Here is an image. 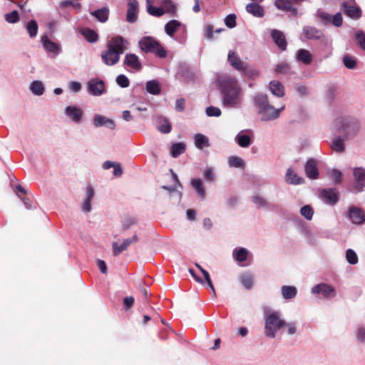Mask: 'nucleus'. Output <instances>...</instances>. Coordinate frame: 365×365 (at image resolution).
Here are the masks:
<instances>
[{
	"label": "nucleus",
	"instance_id": "f257e3e1",
	"mask_svg": "<svg viewBox=\"0 0 365 365\" xmlns=\"http://www.w3.org/2000/svg\"><path fill=\"white\" fill-rule=\"evenodd\" d=\"M264 334L266 336L274 339L276 336L277 331L284 328L286 333L289 335H294L297 333V326L295 322H287L282 317L279 311H274L271 309L265 310L264 312Z\"/></svg>",
	"mask_w": 365,
	"mask_h": 365
},
{
	"label": "nucleus",
	"instance_id": "f03ea898",
	"mask_svg": "<svg viewBox=\"0 0 365 365\" xmlns=\"http://www.w3.org/2000/svg\"><path fill=\"white\" fill-rule=\"evenodd\" d=\"M243 101V91L237 81L229 78L221 88V103L224 108H239Z\"/></svg>",
	"mask_w": 365,
	"mask_h": 365
},
{
	"label": "nucleus",
	"instance_id": "7ed1b4c3",
	"mask_svg": "<svg viewBox=\"0 0 365 365\" xmlns=\"http://www.w3.org/2000/svg\"><path fill=\"white\" fill-rule=\"evenodd\" d=\"M129 42L121 36L111 38L106 44V50L101 53L102 61L108 66L117 64L122 55L128 49Z\"/></svg>",
	"mask_w": 365,
	"mask_h": 365
},
{
	"label": "nucleus",
	"instance_id": "20e7f679",
	"mask_svg": "<svg viewBox=\"0 0 365 365\" xmlns=\"http://www.w3.org/2000/svg\"><path fill=\"white\" fill-rule=\"evenodd\" d=\"M334 128L336 132L343 133L346 140L354 138L359 131V122L351 118H339L334 122Z\"/></svg>",
	"mask_w": 365,
	"mask_h": 365
},
{
	"label": "nucleus",
	"instance_id": "39448f33",
	"mask_svg": "<svg viewBox=\"0 0 365 365\" xmlns=\"http://www.w3.org/2000/svg\"><path fill=\"white\" fill-rule=\"evenodd\" d=\"M140 48L145 53H153L159 58H165L167 52L161 44L151 36H144L138 42Z\"/></svg>",
	"mask_w": 365,
	"mask_h": 365
},
{
	"label": "nucleus",
	"instance_id": "423d86ee",
	"mask_svg": "<svg viewBox=\"0 0 365 365\" xmlns=\"http://www.w3.org/2000/svg\"><path fill=\"white\" fill-rule=\"evenodd\" d=\"M317 16L324 25L331 24L336 27H340L343 24V18L340 12L331 16L325 11H318Z\"/></svg>",
	"mask_w": 365,
	"mask_h": 365
},
{
	"label": "nucleus",
	"instance_id": "0eeeda50",
	"mask_svg": "<svg viewBox=\"0 0 365 365\" xmlns=\"http://www.w3.org/2000/svg\"><path fill=\"white\" fill-rule=\"evenodd\" d=\"M123 66L128 70L135 72L141 71L143 66L137 55L135 53H126L123 59Z\"/></svg>",
	"mask_w": 365,
	"mask_h": 365
},
{
	"label": "nucleus",
	"instance_id": "6e6552de",
	"mask_svg": "<svg viewBox=\"0 0 365 365\" xmlns=\"http://www.w3.org/2000/svg\"><path fill=\"white\" fill-rule=\"evenodd\" d=\"M353 175L354 178V190L356 192H362L365 187V169L360 167L354 168Z\"/></svg>",
	"mask_w": 365,
	"mask_h": 365
},
{
	"label": "nucleus",
	"instance_id": "1a4fd4ad",
	"mask_svg": "<svg viewBox=\"0 0 365 365\" xmlns=\"http://www.w3.org/2000/svg\"><path fill=\"white\" fill-rule=\"evenodd\" d=\"M64 113L73 123H80L83 119V110L76 106H68L65 108Z\"/></svg>",
	"mask_w": 365,
	"mask_h": 365
},
{
	"label": "nucleus",
	"instance_id": "9d476101",
	"mask_svg": "<svg viewBox=\"0 0 365 365\" xmlns=\"http://www.w3.org/2000/svg\"><path fill=\"white\" fill-rule=\"evenodd\" d=\"M284 109V106L279 108H274L272 105L267 106L264 110L259 111V115L262 120L269 121L277 119L279 116L280 112Z\"/></svg>",
	"mask_w": 365,
	"mask_h": 365
},
{
	"label": "nucleus",
	"instance_id": "9b49d317",
	"mask_svg": "<svg viewBox=\"0 0 365 365\" xmlns=\"http://www.w3.org/2000/svg\"><path fill=\"white\" fill-rule=\"evenodd\" d=\"M320 197L327 204L331 205H335L339 199V192L335 188L322 190Z\"/></svg>",
	"mask_w": 365,
	"mask_h": 365
},
{
	"label": "nucleus",
	"instance_id": "f8f14e48",
	"mask_svg": "<svg viewBox=\"0 0 365 365\" xmlns=\"http://www.w3.org/2000/svg\"><path fill=\"white\" fill-rule=\"evenodd\" d=\"M138 241L137 235H134L132 238H128L123 240L121 244L117 242H113L112 244L113 253L114 256L120 255L123 251L126 250L128 246L133 243H135Z\"/></svg>",
	"mask_w": 365,
	"mask_h": 365
},
{
	"label": "nucleus",
	"instance_id": "ddd939ff",
	"mask_svg": "<svg viewBox=\"0 0 365 365\" xmlns=\"http://www.w3.org/2000/svg\"><path fill=\"white\" fill-rule=\"evenodd\" d=\"M304 172L308 178L312 180L317 179L319 175L317 168V161L314 158H309L304 165Z\"/></svg>",
	"mask_w": 365,
	"mask_h": 365
},
{
	"label": "nucleus",
	"instance_id": "4468645a",
	"mask_svg": "<svg viewBox=\"0 0 365 365\" xmlns=\"http://www.w3.org/2000/svg\"><path fill=\"white\" fill-rule=\"evenodd\" d=\"M349 217L356 225H361L365 222V213L359 207L352 206L349 209Z\"/></svg>",
	"mask_w": 365,
	"mask_h": 365
},
{
	"label": "nucleus",
	"instance_id": "2eb2a0df",
	"mask_svg": "<svg viewBox=\"0 0 365 365\" xmlns=\"http://www.w3.org/2000/svg\"><path fill=\"white\" fill-rule=\"evenodd\" d=\"M88 91L93 96H99L105 91V84L101 80L91 79L88 83Z\"/></svg>",
	"mask_w": 365,
	"mask_h": 365
},
{
	"label": "nucleus",
	"instance_id": "dca6fc26",
	"mask_svg": "<svg viewBox=\"0 0 365 365\" xmlns=\"http://www.w3.org/2000/svg\"><path fill=\"white\" fill-rule=\"evenodd\" d=\"M41 42L43 48L46 51V52L51 53L52 56H56L61 53V45L49 40L47 36H42Z\"/></svg>",
	"mask_w": 365,
	"mask_h": 365
},
{
	"label": "nucleus",
	"instance_id": "f3484780",
	"mask_svg": "<svg viewBox=\"0 0 365 365\" xmlns=\"http://www.w3.org/2000/svg\"><path fill=\"white\" fill-rule=\"evenodd\" d=\"M227 61L234 68L239 71H245L247 69V64L240 59L234 51H229Z\"/></svg>",
	"mask_w": 365,
	"mask_h": 365
},
{
	"label": "nucleus",
	"instance_id": "a211bd4d",
	"mask_svg": "<svg viewBox=\"0 0 365 365\" xmlns=\"http://www.w3.org/2000/svg\"><path fill=\"white\" fill-rule=\"evenodd\" d=\"M341 6L345 14L350 18L359 19L361 16V10L355 5L353 1H344L342 3Z\"/></svg>",
	"mask_w": 365,
	"mask_h": 365
},
{
	"label": "nucleus",
	"instance_id": "6ab92c4d",
	"mask_svg": "<svg viewBox=\"0 0 365 365\" xmlns=\"http://www.w3.org/2000/svg\"><path fill=\"white\" fill-rule=\"evenodd\" d=\"M93 121L96 128L105 126L110 130H114L115 128V123L112 119L100 114H95Z\"/></svg>",
	"mask_w": 365,
	"mask_h": 365
},
{
	"label": "nucleus",
	"instance_id": "aec40b11",
	"mask_svg": "<svg viewBox=\"0 0 365 365\" xmlns=\"http://www.w3.org/2000/svg\"><path fill=\"white\" fill-rule=\"evenodd\" d=\"M312 292L313 294H320L326 298L334 297L335 295L334 287L327 284H319L314 286L312 289Z\"/></svg>",
	"mask_w": 365,
	"mask_h": 365
},
{
	"label": "nucleus",
	"instance_id": "412c9836",
	"mask_svg": "<svg viewBox=\"0 0 365 365\" xmlns=\"http://www.w3.org/2000/svg\"><path fill=\"white\" fill-rule=\"evenodd\" d=\"M139 5L137 0H128L126 20L130 23L135 22L138 19Z\"/></svg>",
	"mask_w": 365,
	"mask_h": 365
},
{
	"label": "nucleus",
	"instance_id": "4be33fe9",
	"mask_svg": "<svg viewBox=\"0 0 365 365\" xmlns=\"http://www.w3.org/2000/svg\"><path fill=\"white\" fill-rule=\"evenodd\" d=\"M254 105L256 108L258 114L259 111L264 110L270 103L268 101V97L266 94L257 93L254 97Z\"/></svg>",
	"mask_w": 365,
	"mask_h": 365
},
{
	"label": "nucleus",
	"instance_id": "5701e85b",
	"mask_svg": "<svg viewBox=\"0 0 365 365\" xmlns=\"http://www.w3.org/2000/svg\"><path fill=\"white\" fill-rule=\"evenodd\" d=\"M271 36L274 43L278 46L279 48L283 51L287 48V41L285 36L282 31L276 29L272 30L271 32Z\"/></svg>",
	"mask_w": 365,
	"mask_h": 365
},
{
	"label": "nucleus",
	"instance_id": "b1692460",
	"mask_svg": "<svg viewBox=\"0 0 365 365\" xmlns=\"http://www.w3.org/2000/svg\"><path fill=\"white\" fill-rule=\"evenodd\" d=\"M303 34L307 39H320L324 34L322 31L312 26H304L303 28Z\"/></svg>",
	"mask_w": 365,
	"mask_h": 365
},
{
	"label": "nucleus",
	"instance_id": "393cba45",
	"mask_svg": "<svg viewBox=\"0 0 365 365\" xmlns=\"http://www.w3.org/2000/svg\"><path fill=\"white\" fill-rule=\"evenodd\" d=\"M246 11L255 17H263L264 15V9L257 2L250 3L246 6Z\"/></svg>",
	"mask_w": 365,
	"mask_h": 365
},
{
	"label": "nucleus",
	"instance_id": "a878e982",
	"mask_svg": "<svg viewBox=\"0 0 365 365\" xmlns=\"http://www.w3.org/2000/svg\"><path fill=\"white\" fill-rule=\"evenodd\" d=\"M346 139H344V138L341 137V136H336L334 137L332 140H331V143L330 144V148L331 149L336 152V153H341L343 152H344L345 150V143H344V140Z\"/></svg>",
	"mask_w": 365,
	"mask_h": 365
},
{
	"label": "nucleus",
	"instance_id": "bb28decb",
	"mask_svg": "<svg viewBox=\"0 0 365 365\" xmlns=\"http://www.w3.org/2000/svg\"><path fill=\"white\" fill-rule=\"evenodd\" d=\"M94 196V190L91 186H88L86 191V199L82 205V210L89 212L91 210V201Z\"/></svg>",
	"mask_w": 365,
	"mask_h": 365
},
{
	"label": "nucleus",
	"instance_id": "cd10ccee",
	"mask_svg": "<svg viewBox=\"0 0 365 365\" xmlns=\"http://www.w3.org/2000/svg\"><path fill=\"white\" fill-rule=\"evenodd\" d=\"M286 181L289 184L299 185L304 182V180L292 169L289 168L286 173Z\"/></svg>",
	"mask_w": 365,
	"mask_h": 365
},
{
	"label": "nucleus",
	"instance_id": "c85d7f7f",
	"mask_svg": "<svg viewBox=\"0 0 365 365\" xmlns=\"http://www.w3.org/2000/svg\"><path fill=\"white\" fill-rule=\"evenodd\" d=\"M195 145L200 150L205 147H210L209 138L201 133H197L194 136Z\"/></svg>",
	"mask_w": 365,
	"mask_h": 365
},
{
	"label": "nucleus",
	"instance_id": "c756f323",
	"mask_svg": "<svg viewBox=\"0 0 365 365\" xmlns=\"http://www.w3.org/2000/svg\"><path fill=\"white\" fill-rule=\"evenodd\" d=\"M296 59L303 63L304 64L308 65L311 63L312 61V56L309 51L306 49H299L296 53Z\"/></svg>",
	"mask_w": 365,
	"mask_h": 365
},
{
	"label": "nucleus",
	"instance_id": "7c9ffc66",
	"mask_svg": "<svg viewBox=\"0 0 365 365\" xmlns=\"http://www.w3.org/2000/svg\"><path fill=\"white\" fill-rule=\"evenodd\" d=\"M269 89L272 93L277 97H283L284 96V88L277 81H272L269 83Z\"/></svg>",
	"mask_w": 365,
	"mask_h": 365
},
{
	"label": "nucleus",
	"instance_id": "2f4dec72",
	"mask_svg": "<svg viewBox=\"0 0 365 365\" xmlns=\"http://www.w3.org/2000/svg\"><path fill=\"white\" fill-rule=\"evenodd\" d=\"M291 0H276L275 6L281 10L286 11H292L294 14H297V9L293 8Z\"/></svg>",
	"mask_w": 365,
	"mask_h": 365
},
{
	"label": "nucleus",
	"instance_id": "473e14b6",
	"mask_svg": "<svg viewBox=\"0 0 365 365\" xmlns=\"http://www.w3.org/2000/svg\"><path fill=\"white\" fill-rule=\"evenodd\" d=\"M282 295L284 299H292L297 294V289L294 286L284 285L281 288Z\"/></svg>",
	"mask_w": 365,
	"mask_h": 365
},
{
	"label": "nucleus",
	"instance_id": "72a5a7b5",
	"mask_svg": "<svg viewBox=\"0 0 365 365\" xmlns=\"http://www.w3.org/2000/svg\"><path fill=\"white\" fill-rule=\"evenodd\" d=\"M91 14L96 17L99 21L104 23L108 19L109 9L107 7H103L91 12Z\"/></svg>",
	"mask_w": 365,
	"mask_h": 365
},
{
	"label": "nucleus",
	"instance_id": "f704fd0d",
	"mask_svg": "<svg viewBox=\"0 0 365 365\" xmlns=\"http://www.w3.org/2000/svg\"><path fill=\"white\" fill-rule=\"evenodd\" d=\"M181 24L180 21L177 20H171L168 21L165 26V33L170 36H173V34L180 29Z\"/></svg>",
	"mask_w": 365,
	"mask_h": 365
},
{
	"label": "nucleus",
	"instance_id": "c9c22d12",
	"mask_svg": "<svg viewBox=\"0 0 365 365\" xmlns=\"http://www.w3.org/2000/svg\"><path fill=\"white\" fill-rule=\"evenodd\" d=\"M171 124L169 120L163 117H159L158 119V129L163 133H169L171 131Z\"/></svg>",
	"mask_w": 365,
	"mask_h": 365
},
{
	"label": "nucleus",
	"instance_id": "e433bc0d",
	"mask_svg": "<svg viewBox=\"0 0 365 365\" xmlns=\"http://www.w3.org/2000/svg\"><path fill=\"white\" fill-rule=\"evenodd\" d=\"M80 32L90 43H95L98 39V34L93 29L88 28L82 29Z\"/></svg>",
	"mask_w": 365,
	"mask_h": 365
},
{
	"label": "nucleus",
	"instance_id": "4c0bfd02",
	"mask_svg": "<svg viewBox=\"0 0 365 365\" xmlns=\"http://www.w3.org/2000/svg\"><path fill=\"white\" fill-rule=\"evenodd\" d=\"M235 140L237 144L242 148H247L252 143L250 137L243 133L242 131L240 132L235 137Z\"/></svg>",
	"mask_w": 365,
	"mask_h": 365
},
{
	"label": "nucleus",
	"instance_id": "58836bf2",
	"mask_svg": "<svg viewBox=\"0 0 365 365\" xmlns=\"http://www.w3.org/2000/svg\"><path fill=\"white\" fill-rule=\"evenodd\" d=\"M191 185L195 190L197 195H199L202 199L205 198V191L202 185V182L199 178H194L191 180Z\"/></svg>",
	"mask_w": 365,
	"mask_h": 365
},
{
	"label": "nucleus",
	"instance_id": "ea45409f",
	"mask_svg": "<svg viewBox=\"0 0 365 365\" xmlns=\"http://www.w3.org/2000/svg\"><path fill=\"white\" fill-rule=\"evenodd\" d=\"M30 91L35 96H41L43 94L45 88L40 81H34L30 84Z\"/></svg>",
	"mask_w": 365,
	"mask_h": 365
},
{
	"label": "nucleus",
	"instance_id": "a19ab883",
	"mask_svg": "<svg viewBox=\"0 0 365 365\" xmlns=\"http://www.w3.org/2000/svg\"><path fill=\"white\" fill-rule=\"evenodd\" d=\"M240 282L247 289L252 288L254 282V276L250 273H245L240 277Z\"/></svg>",
	"mask_w": 365,
	"mask_h": 365
},
{
	"label": "nucleus",
	"instance_id": "79ce46f5",
	"mask_svg": "<svg viewBox=\"0 0 365 365\" xmlns=\"http://www.w3.org/2000/svg\"><path fill=\"white\" fill-rule=\"evenodd\" d=\"M146 91L153 95H158L160 93L159 82L155 80L149 81L146 83Z\"/></svg>",
	"mask_w": 365,
	"mask_h": 365
},
{
	"label": "nucleus",
	"instance_id": "37998d69",
	"mask_svg": "<svg viewBox=\"0 0 365 365\" xmlns=\"http://www.w3.org/2000/svg\"><path fill=\"white\" fill-rule=\"evenodd\" d=\"M147 11L149 14L160 17L165 14V11L162 7H156L150 4V0H147Z\"/></svg>",
	"mask_w": 365,
	"mask_h": 365
},
{
	"label": "nucleus",
	"instance_id": "c03bdc74",
	"mask_svg": "<svg viewBox=\"0 0 365 365\" xmlns=\"http://www.w3.org/2000/svg\"><path fill=\"white\" fill-rule=\"evenodd\" d=\"M248 251L245 248H240L239 250H235L233 252V256L235 260L242 262H245L247 258Z\"/></svg>",
	"mask_w": 365,
	"mask_h": 365
},
{
	"label": "nucleus",
	"instance_id": "a18cd8bd",
	"mask_svg": "<svg viewBox=\"0 0 365 365\" xmlns=\"http://www.w3.org/2000/svg\"><path fill=\"white\" fill-rule=\"evenodd\" d=\"M185 150V145L183 143H177L172 145L171 155L174 158H177Z\"/></svg>",
	"mask_w": 365,
	"mask_h": 365
},
{
	"label": "nucleus",
	"instance_id": "49530a36",
	"mask_svg": "<svg viewBox=\"0 0 365 365\" xmlns=\"http://www.w3.org/2000/svg\"><path fill=\"white\" fill-rule=\"evenodd\" d=\"M26 29L31 38L36 36L38 33V24L36 21L31 20L26 24Z\"/></svg>",
	"mask_w": 365,
	"mask_h": 365
},
{
	"label": "nucleus",
	"instance_id": "de8ad7c7",
	"mask_svg": "<svg viewBox=\"0 0 365 365\" xmlns=\"http://www.w3.org/2000/svg\"><path fill=\"white\" fill-rule=\"evenodd\" d=\"M228 165L230 167L232 168H243L244 167V160L237 156H230L228 158Z\"/></svg>",
	"mask_w": 365,
	"mask_h": 365
},
{
	"label": "nucleus",
	"instance_id": "09e8293b",
	"mask_svg": "<svg viewBox=\"0 0 365 365\" xmlns=\"http://www.w3.org/2000/svg\"><path fill=\"white\" fill-rule=\"evenodd\" d=\"M346 259L351 264H356L358 262V256L351 249H348L346 252Z\"/></svg>",
	"mask_w": 365,
	"mask_h": 365
},
{
	"label": "nucleus",
	"instance_id": "8fccbe9b",
	"mask_svg": "<svg viewBox=\"0 0 365 365\" xmlns=\"http://www.w3.org/2000/svg\"><path fill=\"white\" fill-rule=\"evenodd\" d=\"M161 4L163 6L162 8L164 9L165 13L167 12L173 14L175 12V5L171 0H163Z\"/></svg>",
	"mask_w": 365,
	"mask_h": 365
},
{
	"label": "nucleus",
	"instance_id": "3c124183",
	"mask_svg": "<svg viewBox=\"0 0 365 365\" xmlns=\"http://www.w3.org/2000/svg\"><path fill=\"white\" fill-rule=\"evenodd\" d=\"M344 66L349 69H354L356 66V61L355 58L349 55L344 56L343 58Z\"/></svg>",
	"mask_w": 365,
	"mask_h": 365
},
{
	"label": "nucleus",
	"instance_id": "603ef678",
	"mask_svg": "<svg viewBox=\"0 0 365 365\" xmlns=\"http://www.w3.org/2000/svg\"><path fill=\"white\" fill-rule=\"evenodd\" d=\"M301 215L307 220H310L313 217V210L310 205H304L300 210Z\"/></svg>",
	"mask_w": 365,
	"mask_h": 365
},
{
	"label": "nucleus",
	"instance_id": "864d4df0",
	"mask_svg": "<svg viewBox=\"0 0 365 365\" xmlns=\"http://www.w3.org/2000/svg\"><path fill=\"white\" fill-rule=\"evenodd\" d=\"M116 83L121 88H128L130 85V81L128 78L124 74H120L117 76Z\"/></svg>",
	"mask_w": 365,
	"mask_h": 365
},
{
	"label": "nucleus",
	"instance_id": "5fc2aeb1",
	"mask_svg": "<svg viewBox=\"0 0 365 365\" xmlns=\"http://www.w3.org/2000/svg\"><path fill=\"white\" fill-rule=\"evenodd\" d=\"M205 113L207 116L210 117H219L221 115L222 112L221 110L217 107L210 106L206 108Z\"/></svg>",
	"mask_w": 365,
	"mask_h": 365
},
{
	"label": "nucleus",
	"instance_id": "6e6d98bb",
	"mask_svg": "<svg viewBox=\"0 0 365 365\" xmlns=\"http://www.w3.org/2000/svg\"><path fill=\"white\" fill-rule=\"evenodd\" d=\"M5 19L7 22L14 24L19 21V16L17 11H13L11 13L5 14Z\"/></svg>",
	"mask_w": 365,
	"mask_h": 365
},
{
	"label": "nucleus",
	"instance_id": "4d7b16f0",
	"mask_svg": "<svg viewBox=\"0 0 365 365\" xmlns=\"http://www.w3.org/2000/svg\"><path fill=\"white\" fill-rule=\"evenodd\" d=\"M330 178L334 180V184H339L341 182V173L338 170H332L329 172Z\"/></svg>",
	"mask_w": 365,
	"mask_h": 365
},
{
	"label": "nucleus",
	"instance_id": "13d9d810",
	"mask_svg": "<svg viewBox=\"0 0 365 365\" xmlns=\"http://www.w3.org/2000/svg\"><path fill=\"white\" fill-rule=\"evenodd\" d=\"M203 177L205 180L212 182L215 179V174L214 173V170L212 168H207L206 170L204 171Z\"/></svg>",
	"mask_w": 365,
	"mask_h": 365
},
{
	"label": "nucleus",
	"instance_id": "bf43d9fd",
	"mask_svg": "<svg viewBox=\"0 0 365 365\" xmlns=\"http://www.w3.org/2000/svg\"><path fill=\"white\" fill-rule=\"evenodd\" d=\"M203 36L205 38L208 40H213V26L211 24H206L204 26V34Z\"/></svg>",
	"mask_w": 365,
	"mask_h": 365
},
{
	"label": "nucleus",
	"instance_id": "052dcab7",
	"mask_svg": "<svg viewBox=\"0 0 365 365\" xmlns=\"http://www.w3.org/2000/svg\"><path fill=\"white\" fill-rule=\"evenodd\" d=\"M290 71V66L287 63H282L277 66L275 71L278 73L287 74Z\"/></svg>",
	"mask_w": 365,
	"mask_h": 365
},
{
	"label": "nucleus",
	"instance_id": "680f3d73",
	"mask_svg": "<svg viewBox=\"0 0 365 365\" xmlns=\"http://www.w3.org/2000/svg\"><path fill=\"white\" fill-rule=\"evenodd\" d=\"M225 24L228 28H234L236 26V16L235 14H229L225 19Z\"/></svg>",
	"mask_w": 365,
	"mask_h": 365
},
{
	"label": "nucleus",
	"instance_id": "e2e57ef3",
	"mask_svg": "<svg viewBox=\"0 0 365 365\" xmlns=\"http://www.w3.org/2000/svg\"><path fill=\"white\" fill-rule=\"evenodd\" d=\"M252 200L258 207H264L267 205L266 200L261 196H253Z\"/></svg>",
	"mask_w": 365,
	"mask_h": 365
},
{
	"label": "nucleus",
	"instance_id": "0e129e2a",
	"mask_svg": "<svg viewBox=\"0 0 365 365\" xmlns=\"http://www.w3.org/2000/svg\"><path fill=\"white\" fill-rule=\"evenodd\" d=\"M356 38L360 46L365 50V33L363 31H358L356 34Z\"/></svg>",
	"mask_w": 365,
	"mask_h": 365
},
{
	"label": "nucleus",
	"instance_id": "69168bd1",
	"mask_svg": "<svg viewBox=\"0 0 365 365\" xmlns=\"http://www.w3.org/2000/svg\"><path fill=\"white\" fill-rule=\"evenodd\" d=\"M185 101L184 98H178L175 101V109L179 112H182L185 110Z\"/></svg>",
	"mask_w": 365,
	"mask_h": 365
},
{
	"label": "nucleus",
	"instance_id": "338daca9",
	"mask_svg": "<svg viewBox=\"0 0 365 365\" xmlns=\"http://www.w3.org/2000/svg\"><path fill=\"white\" fill-rule=\"evenodd\" d=\"M69 89L73 92H79L81 89V84L77 81H71L68 85Z\"/></svg>",
	"mask_w": 365,
	"mask_h": 365
},
{
	"label": "nucleus",
	"instance_id": "774afa93",
	"mask_svg": "<svg viewBox=\"0 0 365 365\" xmlns=\"http://www.w3.org/2000/svg\"><path fill=\"white\" fill-rule=\"evenodd\" d=\"M356 338L359 341H365V328L359 327L358 329Z\"/></svg>",
	"mask_w": 365,
	"mask_h": 365
}]
</instances>
